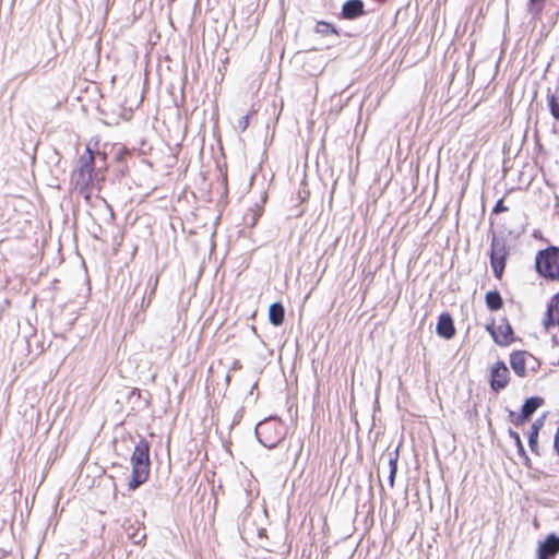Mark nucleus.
Wrapping results in <instances>:
<instances>
[{"label":"nucleus","instance_id":"nucleus-13","mask_svg":"<svg viewBox=\"0 0 559 559\" xmlns=\"http://www.w3.org/2000/svg\"><path fill=\"white\" fill-rule=\"evenodd\" d=\"M389 467H390V474H389V484L391 487L394 486L396 473H397V461H399V447L394 450L389 452Z\"/></svg>","mask_w":559,"mask_h":559},{"label":"nucleus","instance_id":"nucleus-32","mask_svg":"<svg viewBox=\"0 0 559 559\" xmlns=\"http://www.w3.org/2000/svg\"><path fill=\"white\" fill-rule=\"evenodd\" d=\"M481 205H483V212H485V199L484 198H483Z\"/></svg>","mask_w":559,"mask_h":559},{"label":"nucleus","instance_id":"nucleus-29","mask_svg":"<svg viewBox=\"0 0 559 559\" xmlns=\"http://www.w3.org/2000/svg\"><path fill=\"white\" fill-rule=\"evenodd\" d=\"M484 300L486 306L489 308V289L484 293Z\"/></svg>","mask_w":559,"mask_h":559},{"label":"nucleus","instance_id":"nucleus-20","mask_svg":"<svg viewBox=\"0 0 559 559\" xmlns=\"http://www.w3.org/2000/svg\"><path fill=\"white\" fill-rule=\"evenodd\" d=\"M502 304L503 301L499 293L491 290V311L500 309L502 307Z\"/></svg>","mask_w":559,"mask_h":559},{"label":"nucleus","instance_id":"nucleus-7","mask_svg":"<svg viewBox=\"0 0 559 559\" xmlns=\"http://www.w3.org/2000/svg\"><path fill=\"white\" fill-rule=\"evenodd\" d=\"M491 337L498 345L508 346L513 341L511 325L508 322L498 325L496 329L491 325Z\"/></svg>","mask_w":559,"mask_h":559},{"label":"nucleus","instance_id":"nucleus-30","mask_svg":"<svg viewBox=\"0 0 559 559\" xmlns=\"http://www.w3.org/2000/svg\"><path fill=\"white\" fill-rule=\"evenodd\" d=\"M514 438H515V442L518 443L520 450H523V445L521 443L520 437L516 433H514Z\"/></svg>","mask_w":559,"mask_h":559},{"label":"nucleus","instance_id":"nucleus-9","mask_svg":"<svg viewBox=\"0 0 559 559\" xmlns=\"http://www.w3.org/2000/svg\"><path fill=\"white\" fill-rule=\"evenodd\" d=\"M559 552V537L550 535L539 545L538 559H555Z\"/></svg>","mask_w":559,"mask_h":559},{"label":"nucleus","instance_id":"nucleus-1","mask_svg":"<svg viewBox=\"0 0 559 559\" xmlns=\"http://www.w3.org/2000/svg\"><path fill=\"white\" fill-rule=\"evenodd\" d=\"M131 464L132 474L128 487L130 490H135L147 480L150 475V443L145 438H141L135 444Z\"/></svg>","mask_w":559,"mask_h":559},{"label":"nucleus","instance_id":"nucleus-15","mask_svg":"<svg viewBox=\"0 0 559 559\" xmlns=\"http://www.w3.org/2000/svg\"><path fill=\"white\" fill-rule=\"evenodd\" d=\"M316 32L323 36H328L330 34L338 35L335 26L325 21H319L316 25Z\"/></svg>","mask_w":559,"mask_h":559},{"label":"nucleus","instance_id":"nucleus-23","mask_svg":"<svg viewBox=\"0 0 559 559\" xmlns=\"http://www.w3.org/2000/svg\"><path fill=\"white\" fill-rule=\"evenodd\" d=\"M130 154H131V153H130V151H129L128 148H126V147H120V148L118 150V152L116 153V155H115V159H116L117 162H123V160L126 159V157H127V156H129Z\"/></svg>","mask_w":559,"mask_h":559},{"label":"nucleus","instance_id":"nucleus-14","mask_svg":"<svg viewBox=\"0 0 559 559\" xmlns=\"http://www.w3.org/2000/svg\"><path fill=\"white\" fill-rule=\"evenodd\" d=\"M543 402L544 401L540 397L527 399L522 406L523 419H527L543 404Z\"/></svg>","mask_w":559,"mask_h":559},{"label":"nucleus","instance_id":"nucleus-6","mask_svg":"<svg viewBox=\"0 0 559 559\" xmlns=\"http://www.w3.org/2000/svg\"><path fill=\"white\" fill-rule=\"evenodd\" d=\"M365 14L362 0H347L342 5L341 16L345 20H356Z\"/></svg>","mask_w":559,"mask_h":559},{"label":"nucleus","instance_id":"nucleus-24","mask_svg":"<svg viewBox=\"0 0 559 559\" xmlns=\"http://www.w3.org/2000/svg\"><path fill=\"white\" fill-rule=\"evenodd\" d=\"M249 126V116L246 115V116H241L239 119H238V129L243 132Z\"/></svg>","mask_w":559,"mask_h":559},{"label":"nucleus","instance_id":"nucleus-12","mask_svg":"<svg viewBox=\"0 0 559 559\" xmlns=\"http://www.w3.org/2000/svg\"><path fill=\"white\" fill-rule=\"evenodd\" d=\"M511 367L514 370V372L520 376L524 377L526 372L525 368V353L524 352H518L513 353L511 355Z\"/></svg>","mask_w":559,"mask_h":559},{"label":"nucleus","instance_id":"nucleus-21","mask_svg":"<svg viewBox=\"0 0 559 559\" xmlns=\"http://www.w3.org/2000/svg\"><path fill=\"white\" fill-rule=\"evenodd\" d=\"M261 215V211L260 210H257V211H250L249 214L246 215L245 219H246V223L248 225H250L251 227L254 226L259 219Z\"/></svg>","mask_w":559,"mask_h":559},{"label":"nucleus","instance_id":"nucleus-3","mask_svg":"<svg viewBox=\"0 0 559 559\" xmlns=\"http://www.w3.org/2000/svg\"><path fill=\"white\" fill-rule=\"evenodd\" d=\"M536 270L544 277L559 280V249L551 247L539 251L535 259Z\"/></svg>","mask_w":559,"mask_h":559},{"label":"nucleus","instance_id":"nucleus-19","mask_svg":"<svg viewBox=\"0 0 559 559\" xmlns=\"http://www.w3.org/2000/svg\"><path fill=\"white\" fill-rule=\"evenodd\" d=\"M545 0H530L528 1V11L533 15H538L543 10V3Z\"/></svg>","mask_w":559,"mask_h":559},{"label":"nucleus","instance_id":"nucleus-22","mask_svg":"<svg viewBox=\"0 0 559 559\" xmlns=\"http://www.w3.org/2000/svg\"><path fill=\"white\" fill-rule=\"evenodd\" d=\"M157 285L158 275H151L147 282V286L151 287L150 296H154Z\"/></svg>","mask_w":559,"mask_h":559},{"label":"nucleus","instance_id":"nucleus-10","mask_svg":"<svg viewBox=\"0 0 559 559\" xmlns=\"http://www.w3.org/2000/svg\"><path fill=\"white\" fill-rule=\"evenodd\" d=\"M507 252L503 248L498 250L495 246L491 248V266L497 278H501L506 266Z\"/></svg>","mask_w":559,"mask_h":559},{"label":"nucleus","instance_id":"nucleus-11","mask_svg":"<svg viewBox=\"0 0 559 559\" xmlns=\"http://www.w3.org/2000/svg\"><path fill=\"white\" fill-rule=\"evenodd\" d=\"M285 319V309L281 302H273L269 308V320L274 326L283 324Z\"/></svg>","mask_w":559,"mask_h":559},{"label":"nucleus","instance_id":"nucleus-27","mask_svg":"<svg viewBox=\"0 0 559 559\" xmlns=\"http://www.w3.org/2000/svg\"><path fill=\"white\" fill-rule=\"evenodd\" d=\"M152 297L153 296H150L148 295V298L146 299L145 297L142 298V302H141V308L142 309H145L150 306L151 301H152Z\"/></svg>","mask_w":559,"mask_h":559},{"label":"nucleus","instance_id":"nucleus-25","mask_svg":"<svg viewBox=\"0 0 559 559\" xmlns=\"http://www.w3.org/2000/svg\"><path fill=\"white\" fill-rule=\"evenodd\" d=\"M548 307L556 309L557 314L559 313V292L549 300Z\"/></svg>","mask_w":559,"mask_h":559},{"label":"nucleus","instance_id":"nucleus-4","mask_svg":"<svg viewBox=\"0 0 559 559\" xmlns=\"http://www.w3.org/2000/svg\"><path fill=\"white\" fill-rule=\"evenodd\" d=\"M95 168V156L90 146L86 147L85 153L79 158L76 185L87 187L92 181V176Z\"/></svg>","mask_w":559,"mask_h":559},{"label":"nucleus","instance_id":"nucleus-8","mask_svg":"<svg viewBox=\"0 0 559 559\" xmlns=\"http://www.w3.org/2000/svg\"><path fill=\"white\" fill-rule=\"evenodd\" d=\"M509 381V370L502 362H497L491 369V389H503Z\"/></svg>","mask_w":559,"mask_h":559},{"label":"nucleus","instance_id":"nucleus-2","mask_svg":"<svg viewBox=\"0 0 559 559\" xmlns=\"http://www.w3.org/2000/svg\"><path fill=\"white\" fill-rule=\"evenodd\" d=\"M287 428L285 424L275 416L260 421L255 427V437L265 448H275L286 436Z\"/></svg>","mask_w":559,"mask_h":559},{"label":"nucleus","instance_id":"nucleus-31","mask_svg":"<svg viewBox=\"0 0 559 559\" xmlns=\"http://www.w3.org/2000/svg\"><path fill=\"white\" fill-rule=\"evenodd\" d=\"M484 326H485V330H486L487 332H489V323H485V325H484Z\"/></svg>","mask_w":559,"mask_h":559},{"label":"nucleus","instance_id":"nucleus-26","mask_svg":"<svg viewBox=\"0 0 559 559\" xmlns=\"http://www.w3.org/2000/svg\"><path fill=\"white\" fill-rule=\"evenodd\" d=\"M507 210H508V207L503 205V201L502 200H499L496 203L495 207H493V212L497 213V214L498 213H502V212H504Z\"/></svg>","mask_w":559,"mask_h":559},{"label":"nucleus","instance_id":"nucleus-18","mask_svg":"<svg viewBox=\"0 0 559 559\" xmlns=\"http://www.w3.org/2000/svg\"><path fill=\"white\" fill-rule=\"evenodd\" d=\"M547 99L552 117L559 120V98L556 95L551 94L547 96Z\"/></svg>","mask_w":559,"mask_h":559},{"label":"nucleus","instance_id":"nucleus-17","mask_svg":"<svg viewBox=\"0 0 559 559\" xmlns=\"http://www.w3.org/2000/svg\"><path fill=\"white\" fill-rule=\"evenodd\" d=\"M559 322V313L557 314L556 309L547 307V311L544 319V325L546 329L555 325Z\"/></svg>","mask_w":559,"mask_h":559},{"label":"nucleus","instance_id":"nucleus-28","mask_svg":"<svg viewBox=\"0 0 559 559\" xmlns=\"http://www.w3.org/2000/svg\"><path fill=\"white\" fill-rule=\"evenodd\" d=\"M555 449L557 453L559 454V428L557 429L556 436H555Z\"/></svg>","mask_w":559,"mask_h":559},{"label":"nucleus","instance_id":"nucleus-5","mask_svg":"<svg viewBox=\"0 0 559 559\" xmlns=\"http://www.w3.org/2000/svg\"><path fill=\"white\" fill-rule=\"evenodd\" d=\"M436 332L444 340H451L455 335V326L450 313L442 312L439 316Z\"/></svg>","mask_w":559,"mask_h":559},{"label":"nucleus","instance_id":"nucleus-16","mask_svg":"<svg viewBox=\"0 0 559 559\" xmlns=\"http://www.w3.org/2000/svg\"><path fill=\"white\" fill-rule=\"evenodd\" d=\"M542 425H543V421L540 419L536 420L532 425V428H531L532 431L530 432V436H528V443H530L532 451H534L535 447L537 445L538 430Z\"/></svg>","mask_w":559,"mask_h":559}]
</instances>
